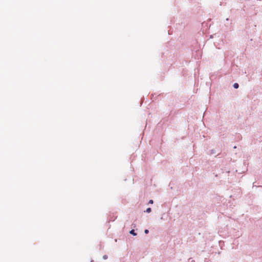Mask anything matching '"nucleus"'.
I'll return each mask as SVG.
<instances>
[{
    "label": "nucleus",
    "mask_w": 262,
    "mask_h": 262,
    "mask_svg": "<svg viewBox=\"0 0 262 262\" xmlns=\"http://www.w3.org/2000/svg\"><path fill=\"white\" fill-rule=\"evenodd\" d=\"M153 202H153V201H152V200H149V204H152V203H153Z\"/></svg>",
    "instance_id": "nucleus-5"
},
{
    "label": "nucleus",
    "mask_w": 262,
    "mask_h": 262,
    "mask_svg": "<svg viewBox=\"0 0 262 262\" xmlns=\"http://www.w3.org/2000/svg\"><path fill=\"white\" fill-rule=\"evenodd\" d=\"M238 86H239V85H238V84L237 83H234V84H233L234 88L237 89L238 88Z\"/></svg>",
    "instance_id": "nucleus-2"
},
{
    "label": "nucleus",
    "mask_w": 262,
    "mask_h": 262,
    "mask_svg": "<svg viewBox=\"0 0 262 262\" xmlns=\"http://www.w3.org/2000/svg\"><path fill=\"white\" fill-rule=\"evenodd\" d=\"M103 258H104V259H106V258H107V256L104 255V256H103Z\"/></svg>",
    "instance_id": "nucleus-6"
},
{
    "label": "nucleus",
    "mask_w": 262,
    "mask_h": 262,
    "mask_svg": "<svg viewBox=\"0 0 262 262\" xmlns=\"http://www.w3.org/2000/svg\"><path fill=\"white\" fill-rule=\"evenodd\" d=\"M151 211V209L150 208H148L146 209V212H147V213H149Z\"/></svg>",
    "instance_id": "nucleus-3"
},
{
    "label": "nucleus",
    "mask_w": 262,
    "mask_h": 262,
    "mask_svg": "<svg viewBox=\"0 0 262 262\" xmlns=\"http://www.w3.org/2000/svg\"><path fill=\"white\" fill-rule=\"evenodd\" d=\"M129 233L131 234H133L134 235H136V233L135 232V230L134 229L132 230Z\"/></svg>",
    "instance_id": "nucleus-1"
},
{
    "label": "nucleus",
    "mask_w": 262,
    "mask_h": 262,
    "mask_svg": "<svg viewBox=\"0 0 262 262\" xmlns=\"http://www.w3.org/2000/svg\"><path fill=\"white\" fill-rule=\"evenodd\" d=\"M145 233L147 234L148 233V230L147 229L145 230L144 231Z\"/></svg>",
    "instance_id": "nucleus-4"
}]
</instances>
